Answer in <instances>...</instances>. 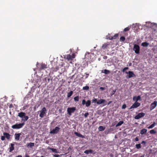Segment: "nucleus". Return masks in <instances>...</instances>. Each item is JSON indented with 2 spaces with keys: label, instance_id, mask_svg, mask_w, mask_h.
Listing matches in <instances>:
<instances>
[{
  "label": "nucleus",
  "instance_id": "338daca9",
  "mask_svg": "<svg viewBox=\"0 0 157 157\" xmlns=\"http://www.w3.org/2000/svg\"><path fill=\"white\" fill-rule=\"evenodd\" d=\"M109 38H111V36L109 37L108 38V39H109Z\"/></svg>",
  "mask_w": 157,
  "mask_h": 157
},
{
  "label": "nucleus",
  "instance_id": "f3484780",
  "mask_svg": "<svg viewBox=\"0 0 157 157\" xmlns=\"http://www.w3.org/2000/svg\"><path fill=\"white\" fill-rule=\"evenodd\" d=\"M14 144H10V147H9V152H12L13 150H14Z\"/></svg>",
  "mask_w": 157,
  "mask_h": 157
},
{
  "label": "nucleus",
  "instance_id": "4d7b16f0",
  "mask_svg": "<svg viewBox=\"0 0 157 157\" xmlns=\"http://www.w3.org/2000/svg\"><path fill=\"white\" fill-rule=\"evenodd\" d=\"M25 157H29V156L28 155H26Z\"/></svg>",
  "mask_w": 157,
  "mask_h": 157
},
{
  "label": "nucleus",
  "instance_id": "b1692460",
  "mask_svg": "<svg viewBox=\"0 0 157 157\" xmlns=\"http://www.w3.org/2000/svg\"><path fill=\"white\" fill-rule=\"evenodd\" d=\"M88 64L86 62H82L81 64V66L82 67L84 68H86Z\"/></svg>",
  "mask_w": 157,
  "mask_h": 157
},
{
  "label": "nucleus",
  "instance_id": "a18cd8bd",
  "mask_svg": "<svg viewBox=\"0 0 157 157\" xmlns=\"http://www.w3.org/2000/svg\"><path fill=\"white\" fill-rule=\"evenodd\" d=\"M86 101L84 99L82 101V104L83 105H84L85 104H86Z\"/></svg>",
  "mask_w": 157,
  "mask_h": 157
},
{
  "label": "nucleus",
  "instance_id": "69168bd1",
  "mask_svg": "<svg viewBox=\"0 0 157 157\" xmlns=\"http://www.w3.org/2000/svg\"><path fill=\"white\" fill-rule=\"evenodd\" d=\"M106 105V103H105L104 104V105Z\"/></svg>",
  "mask_w": 157,
  "mask_h": 157
},
{
  "label": "nucleus",
  "instance_id": "603ef678",
  "mask_svg": "<svg viewBox=\"0 0 157 157\" xmlns=\"http://www.w3.org/2000/svg\"><path fill=\"white\" fill-rule=\"evenodd\" d=\"M103 58L104 59H106L107 58V56H103Z\"/></svg>",
  "mask_w": 157,
  "mask_h": 157
},
{
  "label": "nucleus",
  "instance_id": "de8ad7c7",
  "mask_svg": "<svg viewBox=\"0 0 157 157\" xmlns=\"http://www.w3.org/2000/svg\"><path fill=\"white\" fill-rule=\"evenodd\" d=\"M53 157H59V155L58 154H55L53 155Z\"/></svg>",
  "mask_w": 157,
  "mask_h": 157
},
{
  "label": "nucleus",
  "instance_id": "c9c22d12",
  "mask_svg": "<svg viewBox=\"0 0 157 157\" xmlns=\"http://www.w3.org/2000/svg\"><path fill=\"white\" fill-rule=\"evenodd\" d=\"M125 38L124 36H122L120 38V41L123 42L125 40Z\"/></svg>",
  "mask_w": 157,
  "mask_h": 157
},
{
  "label": "nucleus",
  "instance_id": "cd10ccee",
  "mask_svg": "<svg viewBox=\"0 0 157 157\" xmlns=\"http://www.w3.org/2000/svg\"><path fill=\"white\" fill-rule=\"evenodd\" d=\"M29 118V117L28 116L25 115L23 118H22V121H25L28 119Z\"/></svg>",
  "mask_w": 157,
  "mask_h": 157
},
{
  "label": "nucleus",
  "instance_id": "423d86ee",
  "mask_svg": "<svg viewBox=\"0 0 157 157\" xmlns=\"http://www.w3.org/2000/svg\"><path fill=\"white\" fill-rule=\"evenodd\" d=\"M133 50L136 54H138L140 53V48L139 46L136 44L134 45L133 48Z\"/></svg>",
  "mask_w": 157,
  "mask_h": 157
},
{
  "label": "nucleus",
  "instance_id": "6e6d98bb",
  "mask_svg": "<svg viewBox=\"0 0 157 157\" xmlns=\"http://www.w3.org/2000/svg\"><path fill=\"white\" fill-rule=\"evenodd\" d=\"M112 102V101H109L108 103V105H109V104H110Z\"/></svg>",
  "mask_w": 157,
  "mask_h": 157
},
{
  "label": "nucleus",
  "instance_id": "7c9ffc66",
  "mask_svg": "<svg viewBox=\"0 0 157 157\" xmlns=\"http://www.w3.org/2000/svg\"><path fill=\"white\" fill-rule=\"evenodd\" d=\"M90 104L91 101L90 100H88L86 102V107H88L90 105Z\"/></svg>",
  "mask_w": 157,
  "mask_h": 157
},
{
  "label": "nucleus",
  "instance_id": "7ed1b4c3",
  "mask_svg": "<svg viewBox=\"0 0 157 157\" xmlns=\"http://www.w3.org/2000/svg\"><path fill=\"white\" fill-rule=\"evenodd\" d=\"M47 110L46 108L44 107L40 111V113L39 114V116L41 118H43L44 115L46 114Z\"/></svg>",
  "mask_w": 157,
  "mask_h": 157
},
{
  "label": "nucleus",
  "instance_id": "c756f323",
  "mask_svg": "<svg viewBox=\"0 0 157 157\" xmlns=\"http://www.w3.org/2000/svg\"><path fill=\"white\" fill-rule=\"evenodd\" d=\"M124 123V121H119L116 125V127H117L118 126L121 125L122 124Z\"/></svg>",
  "mask_w": 157,
  "mask_h": 157
},
{
  "label": "nucleus",
  "instance_id": "0e129e2a",
  "mask_svg": "<svg viewBox=\"0 0 157 157\" xmlns=\"http://www.w3.org/2000/svg\"><path fill=\"white\" fill-rule=\"evenodd\" d=\"M126 69H123V72Z\"/></svg>",
  "mask_w": 157,
  "mask_h": 157
},
{
  "label": "nucleus",
  "instance_id": "f704fd0d",
  "mask_svg": "<svg viewBox=\"0 0 157 157\" xmlns=\"http://www.w3.org/2000/svg\"><path fill=\"white\" fill-rule=\"evenodd\" d=\"M136 147L137 149H139L141 147V145L140 144H136Z\"/></svg>",
  "mask_w": 157,
  "mask_h": 157
},
{
  "label": "nucleus",
  "instance_id": "79ce46f5",
  "mask_svg": "<svg viewBox=\"0 0 157 157\" xmlns=\"http://www.w3.org/2000/svg\"><path fill=\"white\" fill-rule=\"evenodd\" d=\"M116 91V90H113L112 92L110 94V95L111 96H112L113 95H114Z\"/></svg>",
  "mask_w": 157,
  "mask_h": 157
},
{
  "label": "nucleus",
  "instance_id": "dca6fc26",
  "mask_svg": "<svg viewBox=\"0 0 157 157\" xmlns=\"http://www.w3.org/2000/svg\"><path fill=\"white\" fill-rule=\"evenodd\" d=\"M47 149L48 150H51L53 152H55V153H59V151L56 149L54 148H51L49 147H48Z\"/></svg>",
  "mask_w": 157,
  "mask_h": 157
},
{
  "label": "nucleus",
  "instance_id": "9b49d317",
  "mask_svg": "<svg viewBox=\"0 0 157 157\" xmlns=\"http://www.w3.org/2000/svg\"><path fill=\"white\" fill-rule=\"evenodd\" d=\"M157 105V101H154L151 105L150 110L153 109Z\"/></svg>",
  "mask_w": 157,
  "mask_h": 157
},
{
  "label": "nucleus",
  "instance_id": "680f3d73",
  "mask_svg": "<svg viewBox=\"0 0 157 157\" xmlns=\"http://www.w3.org/2000/svg\"><path fill=\"white\" fill-rule=\"evenodd\" d=\"M66 67H64V69H66V68H68V66L67 67V66H66Z\"/></svg>",
  "mask_w": 157,
  "mask_h": 157
},
{
  "label": "nucleus",
  "instance_id": "2eb2a0df",
  "mask_svg": "<svg viewBox=\"0 0 157 157\" xmlns=\"http://www.w3.org/2000/svg\"><path fill=\"white\" fill-rule=\"evenodd\" d=\"M26 113H25L21 112L18 113V116L20 118H23L25 115Z\"/></svg>",
  "mask_w": 157,
  "mask_h": 157
},
{
  "label": "nucleus",
  "instance_id": "5701e85b",
  "mask_svg": "<svg viewBox=\"0 0 157 157\" xmlns=\"http://www.w3.org/2000/svg\"><path fill=\"white\" fill-rule=\"evenodd\" d=\"M27 147H32L34 145V143L30 142L29 143L27 144H26Z\"/></svg>",
  "mask_w": 157,
  "mask_h": 157
},
{
  "label": "nucleus",
  "instance_id": "c85d7f7f",
  "mask_svg": "<svg viewBox=\"0 0 157 157\" xmlns=\"http://www.w3.org/2000/svg\"><path fill=\"white\" fill-rule=\"evenodd\" d=\"M73 92L72 90H71L69 92L67 93V97L69 98L73 94Z\"/></svg>",
  "mask_w": 157,
  "mask_h": 157
},
{
  "label": "nucleus",
  "instance_id": "473e14b6",
  "mask_svg": "<svg viewBox=\"0 0 157 157\" xmlns=\"http://www.w3.org/2000/svg\"><path fill=\"white\" fill-rule=\"evenodd\" d=\"M104 72L103 71V70H102V72L104 73L105 74H108L110 72L109 71L107 70V69H104Z\"/></svg>",
  "mask_w": 157,
  "mask_h": 157
},
{
  "label": "nucleus",
  "instance_id": "58836bf2",
  "mask_svg": "<svg viewBox=\"0 0 157 157\" xmlns=\"http://www.w3.org/2000/svg\"><path fill=\"white\" fill-rule=\"evenodd\" d=\"M92 103H97V102L98 101L97 100V99L94 98L92 100Z\"/></svg>",
  "mask_w": 157,
  "mask_h": 157
},
{
  "label": "nucleus",
  "instance_id": "393cba45",
  "mask_svg": "<svg viewBox=\"0 0 157 157\" xmlns=\"http://www.w3.org/2000/svg\"><path fill=\"white\" fill-rule=\"evenodd\" d=\"M149 45V43L146 42H143L141 44V45L144 47H147Z\"/></svg>",
  "mask_w": 157,
  "mask_h": 157
},
{
  "label": "nucleus",
  "instance_id": "72a5a7b5",
  "mask_svg": "<svg viewBox=\"0 0 157 157\" xmlns=\"http://www.w3.org/2000/svg\"><path fill=\"white\" fill-rule=\"evenodd\" d=\"M150 133L151 134H155L156 133V131L154 129L151 130Z\"/></svg>",
  "mask_w": 157,
  "mask_h": 157
},
{
  "label": "nucleus",
  "instance_id": "a19ab883",
  "mask_svg": "<svg viewBox=\"0 0 157 157\" xmlns=\"http://www.w3.org/2000/svg\"><path fill=\"white\" fill-rule=\"evenodd\" d=\"M130 29V28L129 27H127L125 28V29H124V31L125 32V31H128Z\"/></svg>",
  "mask_w": 157,
  "mask_h": 157
},
{
  "label": "nucleus",
  "instance_id": "2f4dec72",
  "mask_svg": "<svg viewBox=\"0 0 157 157\" xmlns=\"http://www.w3.org/2000/svg\"><path fill=\"white\" fill-rule=\"evenodd\" d=\"M105 128L102 126H100L98 128V129L100 131H103L105 130Z\"/></svg>",
  "mask_w": 157,
  "mask_h": 157
},
{
  "label": "nucleus",
  "instance_id": "e433bc0d",
  "mask_svg": "<svg viewBox=\"0 0 157 157\" xmlns=\"http://www.w3.org/2000/svg\"><path fill=\"white\" fill-rule=\"evenodd\" d=\"M89 89V86H83L82 88V89L84 90H88Z\"/></svg>",
  "mask_w": 157,
  "mask_h": 157
},
{
  "label": "nucleus",
  "instance_id": "5fc2aeb1",
  "mask_svg": "<svg viewBox=\"0 0 157 157\" xmlns=\"http://www.w3.org/2000/svg\"><path fill=\"white\" fill-rule=\"evenodd\" d=\"M143 143H144V144H145L146 143V142L144 141H143L141 143V144H142Z\"/></svg>",
  "mask_w": 157,
  "mask_h": 157
},
{
  "label": "nucleus",
  "instance_id": "4be33fe9",
  "mask_svg": "<svg viewBox=\"0 0 157 157\" xmlns=\"http://www.w3.org/2000/svg\"><path fill=\"white\" fill-rule=\"evenodd\" d=\"M109 45V43H105L104 44H103L102 46V48L103 49H105Z\"/></svg>",
  "mask_w": 157,
  "mask_h": 157
},
{
  "label": "nucleus",
  "instance_id": "ea45409f",
  "mask_svg": "<svg viewBox=\"0 0 157 157\" xmlns=\"http://www.w3.org/2000/svg\"><path fill=\"white\" fill-rule=\"evenodd\" d=\"M90 55V54L88 53L87 54H86L85 55V58L87 59H89V56Z\"/></svg>",
  "mask_w": 157,
  "mask_h": 157
},
{
  "label": "nucleus",
  "instance_id": "f03ea898",
  "mask_svg": "<svg viewBox=\"0 0 157 157\" xmlns=\"http://www.w3.org/2000/svg\"><path fill=\"white\" fill-rule=\"evenodd\" d=\"M25 124V123L24 122L19 124L16 123L15 124L12 125L11 128L13 129H19L22 128Z\"/></svg>",
  "mask_w": 157,
  "mask_h": 157
},
{
  "label": "nucleus",
  "instance_id": "f257e3e1",
  "mask_svg": "<svg viewBox=\"0 0 157 157\" xmlns=\"http://www.w3.org/2000/svg\"><path fill=\"white\" fill-rule=\"evenodd\" d=\"M65 63L63 60L56 61L55 62L53 61L50 62V64L48 65L47 63H39L38 62L36 63V66L38 69H46L48 68L49 69H59L61 68L63 66Z\"/></svg>",
  "mask_w": 157,
  "mask_h": 157
},
{
  "label": "nucleus",
  "instance_id": "0eeeda50",
  "mask_svg": "<svg viewBox=\"0 0 157 157\" xmlns=\"http://www.w3.org/2000/svg\"><path fill=\"white\" fill-rule=\"evenodd\" d=\"M60 128L58 127H56L54 129L51 130L50 133L51 134H56L58 133L60 130Z\"/></svg>",
  "mask_w": 157,
  "mask_h": 157
},
{
  "label": "nucleus",
  "instance_id": "a878e982",
  "mask_svg": "<svg viewBox=\"0 0 157 157\" xmlns=\"http://www.w3.org/2000/svg\"><path fill=\"white\" fill-rule=\"evenodd\" d=\"M156 123L155 122H153V123L147 127L148 129L152 128H153L156 125Z\"/></svg>",
  "mask_w": 157,
  "mask_h": 157
},
{
  "label": "nucleus",
  "instance_id": "37998d69",
  "mask_svg": "<svg viewBox=\"0 0 157 157\" xmlns=\"http://www.w3.org/2000/svg\"><path fill=\"white\" fill-rule=\"evenodd\" d=\"M5 136H1V140H2V141H3L4 140H5Z\"/></svg>",
  "mask_w": 157,
  "mask_h": 157
},
{
  "label": "nucleus",
  "instance_id": "bb28decb",
  "mask_svg": "<svg viewBox=\"0 0 157 157\" xmlns=\"http://www.w3.org/2000/svg\"><path fill=\"white\" fill-rule=\"evenodd\" d=\"M118 36L117 34H116L113 36H111V38H109V40H112L113 39H116Z\"/></svg>",
  "mask_w": 157,
  "mask_h": 157
},
{
  "label": "nucleus",
  "instance_id": "774afa93",
  "mask_svg": "<svg viewBox=\"0 0 157 157\" xmlns=\"http://www.w3.org/2000/svg\"><path fill=\"white\" fill-rule=\"evenodd\" d=\"M40 157H44L43 156H41Z\"/></svg>",
  "mask_w": 157,
  "mask_h": 157
},
{
  "label": "nucleus",
  "instance_id": "13d9d810",
  "mask_svg": "<svg viewBox=\"0 0 157 157\" xmlns=\"http://www.w3.org/2000/svg\"><path fill=\"white\" fill-rule=\"evenodd\" d=\"M16 157H22V156L21 155H19L17 156Z\"/></svg>",
  "mask_w": 157,
  "mask_h": 157
},
{
  "label": "nucleus",
  "instance_id": "9d476101",
  "mask_svg": "<svg viewBox=\"0 0 157 157\" xmlns=\"http://www.w3.org/2000/svg\"><path fill=\"white\" fill-rule=\"evenodd\" d=\"M126 73L128 74V75L126 76V78H127L135 77V75L132 72L129 71L128 73L127 72Z\"/></svg>",
  "mask_w": 157,
  "mask_h": 157
},
{
  "label": "nucleus",
  "instance_id": "1a4fd4ad",
  "mask_svg": "<svg viewBox=\"0 0 157 157\" xmlns=\"http://www.w3.org/2000/svg\"><path fill=\"white\" fill-rule=\"evenodd\" d=\"M140 105V103L137 102H135L130 107L129 109L136 108Z\"/></svg>",
  "mask_w": 157,
  "mask_h": 157
},
{
  "label": "nucleus",
  "instance_id": "c03bdc74",
  "mask_svg": "<svg viewBox=\"0 0 157 157\" xmlns=\"http://www.w3.org/2000/svg\"><path fill=\"white\" fill-rule=\"evenodd\" d=\"M89 115V113H88V112H87L86 113H85L84 114V116L85 117V118H86L88 116V115Z\"/></svg>",
  "mask_w": 157,
  "mask_h": 157
},
{
  "label": "nucleus",
  "instance_id": "20e7f679",
  "mask_svg": "<svg viewBox=\"0 0 157 157\" xmlns=\"http://www.w3.org/2000/svg\"><path fill=\"white\" fill-rule=\"evenodd\" d=\"M65 57L68 60L70 61V62L71 63V61L75 58V55L74 54H72V55L71 56L70 55L68 54Z\"/></svg>",
  "mask_w": 157,
  "mask_h": 157
},
{
  "label": "nucleus",
  "instance_id": "4c0bfd02",
  "mask_svg": "<svg viewBox=\"0 0 157 157\" xmlns=\"http://www.w3.org/2000/svg\"><path fill=\"white\" fill-rule=\"evenodd\" d=\"M79 99V97L78 96H76L74 98V101H78Z\"/></svg>",
  "mask_w": 157,
  "mask_h": 157
},
{
  "label": "nucleus",
  "instance_id": "f8f14e48",
  "mask_svg": "<svg viewBox=\"0 0 157 157\" xmlns=\"http://www.w3.org/2000/svg\"><path fill=\"white\" fill-rule=\"evenodd\" d=\"M106 101L104 99H100L98 101L97 104L98 105H100L101 104H105L106 102Z\"/></svg>",
  "mask_w": 157,
  "mask_h": 157
},
{
  "label": "nucleus",
  "instance_id": "3c124183",
  "mask_svg": "<svg viewBox=\"0 0 157 157\" xmlns=\"http://www.w3.org/2000/svg\"><path fill=\"white\" fill-rule=\"evenodd\" d=\"M100 89L102 90H105V89L104 87H101L100 88Z\"/></svg>",
  "mask_w": 157,
  "mask_h": 157
},
{
  "label": "nucleus",
  "instance_id": "a211bd4d",
  "mask_svg": "<svg viewBox=\"0 0 157 157\" xmlns=\"http://www.w3.org/2000/svg\"><path fill=\"white\" fill-rule=\"evenodd\" d=\"M74 133L78 137H81L82 138H85L84 136L82 135L80 133H78V132H74Z\"/></svg>",
  "mask_w": 157,
  "mask_h": 157
},
{
  "label": "nucleus",
  "instance_id": "39448f33",
  "mask_svg": "<svg viewBox=\"0 0 157 157\" xmlns=\"http://www.w3.org/2000/svg\"><path fill=\"white\" fill-rule=\"evenodd\" d=\"M76 109V108L75 107L68 108L67 109L68 113L69 115H71V113H74Z\"/></svg>",
  "mask_w": 157,
  "mask_h": 157
},
{
  "label": "nucleus",
  "instance_id": "052dcab7",
  "mask_svg": "<svg viewBox=\"0 0 157 157\" xmlns=\"http://www.w3.org/2000/svg\"><path fill=\"white\" fill-rule=\"evenodd\" d=\"M36 109V106H35L34 107V110H35Z\"/></svg>",
  "mask_w": 157,
  "mask_h": 157
},
{
  "label": "nucleus",
  "instance_id": "4468645a",
  "mask_svg": "<svg viewBox=\"0 0 157 157\" xmlns=\"http://www.w3.org/2000/svg\"><path fill=\"white\" fill-rule=\"evenodd\" d=\"M21 134V133H15V134H14L15 139L16 140H19Z\"/></svg>",
  "mask_w": 157,
  "mask_h": 157
},
{
  "label": "nucleus",
  "instance_id": "6ab92c4d",
  "mask_svg": "<svg viewBox=\"0 0 157 157\" xmlns=\"http://www.w3.org/2000/svg\"><path fill=\"white\" fill-rule=\"evenodd\" d=\"M94 152V151L91 149L86 150L84 151V153L88 155L89 153H92Z\"/></svg>",
  "mask_w": 157,
  "mask_h": 157
},
{
  "label": "nucleus",
  "instance_id": "412c9836",
  "mask_svg": "<svg viewBox=\"0 0 157 157\" xmlns=\"http://www.w3.org/2000/svg\"><path fill=\"white\" fill-rule=\"evenodd\" d=\"M147 130L146 129L144 128L140 131V133L141 135L144 134L147 132Z\"/></svg>",
  "mask_w": 157,
  "mask_h": 157
},
{
  "label": "nucleus",
  "instance_id": "8fccbe9b",
  "mask_svg": "<svg viewBox=\"0 0 157 157\" xmlns=\"http://www.w3.org/2000/svg\"><path fill=\"white\" fill-rule=\"evenodd\" d=\"M47 80L46 81V82L48 83L49 82L50 78H48L47 79H46V78L45 80Z\"/></svg>",
  "mask_w": 157,
  "mask_h": 157
},
{
  "label": "nucleus",
  "instance_id": "864d4df0",
  "mask_svg": "<svg viewBox=\"0 0 157 157\" xmlns=\"http://www.w3.org/2000/svg\"><path fill=\"white\" fill-rule=\"evenodd\" d=\"M135 140L136 141H138L139 140V139L137 137H136L135 138Z\"/></svg>",
  "mask_w": 157,
  "mask_h": 157
},
{
  "label": "nucleus",
  "instance_id": "e2e57ef3",
  "mask_svg": "<svg viewBox=\"0 0 157 157\" xmlns=\"http://www.w3.org/2000/svg\"><path fill=\"white\" fill-rule=\"evenodd\" d=\"M123 69H128V67H124V68Z\"/></svg>",
  "mask_w": 157,
  "mask_h": 157
},
{
  "label": "nucleus",
  "instance_id": "ddd939ff",
  "mask_svg": "<svg viewBox=\"0 0 157 157\" xmlns=\"http://www.w3.org/2000/svg\"><path fill=\"white\" fill-rule=\"evenodd\" d=\"M133 100L135 101V102H137L138 101H141V97L140 96H134L132 98Z\"/></svg>",
  "mask_w": 157,
  "mask_h": 157
},
{
  "label": "nucleus",
  "instance_id": "bf43d9fd",
  "mask_svg": "<svg viewBox=\"0 0 157 157\" xmlns=\"http://www.w3.org/2000/svg\"><path fill=\"white\" fill-rule=\"evenodd\" d=\"M86 75H87V76L86 77V78H87L88 77V75H89V74H87Z\"/></svg>",
  "mask_w": 157,
  "mask_h": 157
},
{
  "label": "nucleus",
  "instance_id": "aec40b11",
  "mask_svg": "<svg viewBox=\"0 0 157 157\" xmlns=\"http://www.w3.org/2000/svg\"><path fill=\"white\" fill-rule=\"evenodd\" d=\"M3 134L7 139L8 140L10 139V136L9 133L6 132H4Z\"/></svg>",
  "mask_w": 157,
  "mask_h": 157
},
{
  "label": "nucleus",
  "instance_id": "6e6552de",
  "mask_svg": "<svg viewBox=\"0 0 157 157\" xmlns=\"http://www.w3.org/2000/svg\"><path fill=\"white\" fill-rule=\"evenodd\" d=\"M145 115V113H139L134 118L136 119H139L144 116Z\"/></svg>",
  "mask_w": 157,
  "mask_h": 157
},
{
  "label": "nucleus",
  "instance_id": "49530a36",
  "mask_svg": "<svg viewBox=\"0 0 157 157\" xmlns=\"http://www.w3.org/2000/svg\"><path fill=\"white\" fill-rule=\"evenodd\" d=\"M126 107V105L125 104H123L122 106V109H125Z\"/></svg>",
  "mask_w": 157,
  "mask_h": 157
},
{
  "label": "nucleus",
  "instance_id": "09e8293b",
  "mask_svg": "<svg viewBox=\"0 0 157 157\" xmlns=\"http://www.w3.org/2000/svg\"><path fill=\"white\" fill-rule=\"evenodd\" d=\"M132 65V63H131V62L128 63L127 64V66L128 67H130V66H131Z\"/></svg>",
  "mask_w": 157,
  "mask_h": 157
}]
</instances>
